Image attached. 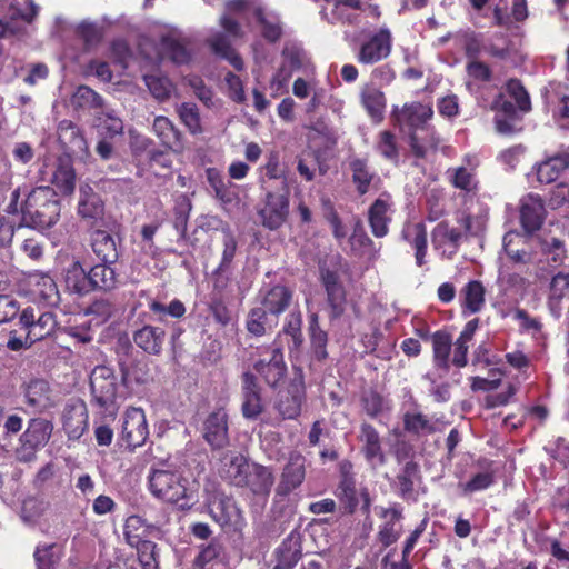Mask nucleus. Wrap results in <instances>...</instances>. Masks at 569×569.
<instances>
[{"instance_id":"obj_47","label":"nucleus","mask_w":569,"mask_h":569,"mask_svg":"<svg viewBox=\"0 0 569 569\" xmlns=\"http://www.w3.org/2000/svg\"><path fill=\"white\" fill-rule=\"evenodd\" d=\"M67 289L79 296L91 292V282L89 271H87L80 261H73L66 271Z\"/></svg>"},{"instance_id":"obj_61","label":"nucleus","mask_w":569,"mask_h":569,"mask_svg":"<svg viewBox=\"0 0 569 569\" xmlns=\"http://www.w3.org/2000/svg\"><path fill=\"white\" fill-rule=\"evenodd\" d=\"M144 82L150 93L159 101H164L170 98L173 89L172 82L168 77L148 74L144 76Z\"/></svg>"},{"instance_id":"obj_28","label":"nucleus","mask_w":569,"mask_h":569,"mask_svg":"<svg viewBox=\"0 0 569 569\" xmlns=\"http://www.w3.org/2000/svg\"><path fill=\"white\" fill-rule=\"evenodd\" d=\"M30 295L40 302L57 305L59 301L58 287L52 277L44 272H34L28 277Z\"/></svg>"},{"instance_id":"obj_54","label":"nucleus","mask_w":569,"mask_h":569,"mask_svg":"<svg viewBox=\"0 0 569 569\" xmlns=\"http://www.w3.org/2000/svg\"><path fill=\"white\" fill-rule=\"evenodd\" d=\"M568 167L569 161L566 157H551L537 167V179L541 183H552Z\"/></svg>"},{"instance_id":"obj_45","label":"nucleus","mask_w":569,"mask_h":569,"mask_svg":"<svg viewBox=\"0 0 569 569\" xmlns=\"http://www.w3.org/2000/svg\"><path fill=\"white\" fill-rule=\"evenodd\" d=\"M278 325V318L269 315V311L260 307L252 308L246 319L247 330L254 337H262Z\"/></svg>"},{"instance_id":"obj_26","label":"nucleus","mask_w":569,"mask_h":569,"mask_svg":"<svg viewBox=\"0 0 569 569\" xmlns=\"http://www.w3.org/2000/svg\"><path fill=\"white\" fill-rule=\"evenodd\" d=\"M78 214L92 227L103 220L104 203L101 197L88 184L80 187Z\"/></svg>"},{"instance_id":"obj_18","label":"nucleus","mask_w":569,"mask_h":569,"mask_svg":"<svg viewBox=\"0 0 569 569\" xmlns=\"http://www.w3.org/2000/svg\"><path fill=\"white\" fill-rule=\"evenodd\" d=\"M321 282L327 293V303L329 306V318L339 319L347 305V292L340 281L339 274L330 269H321Z\"/></svg>"},{"instance_id":"obj_62","label":"nucleus","mask_w":569,"mask_h":569,"mask_svg":"<svg viewBox=\"0 0 569 569\" xmlns=\"http://www.w3.org/2000/svg\"><path fill=\"white\" fill-rule=\"evenodd\" d=\"M465 56L468 60L479 59L485 53L486 39L483 34L475 31H467L461 36Z\"/></svg>"},{"instance_id":"obj_19","label":"nucleus","mask_w":569,"mask_h":569,"mask_svg":"<svg viewBox=\"0 0 569 569\" xmlns=\"http://www.w3.org/2000/svg\"><path fill=\"white\" fill-rule=\"evenodd\" d=\"M26 403L34 412H44L54 407L56 401L50 383L46 379L33 378L22 386Z\"/></svg>"},{"instance_id":"obj_4","label":"nucleus","mask_w":569,"mask_h":569,"mask_svg":"<svg viewBox=\"0 0 569 569\" xmlns=\"http://www.w3.org/2000/svg\"><path fill=\"white\" fill-rule=\"evenodd\" d=\"M258 358L252 362L253 373L259 376L271 389H277L288 373L284 361L282 343L274 340L272 343L257 349Z\"/></svg>"},{"instance_id":"obj_39","label":"nucleus","mask_w":569,"mask_h":569,"mask_svg":"<svg viewBox=\"0 0 569 569\" xmlns=\"http://www.w3.org/2000/svg\"><path fill=\"white\" fill-rule=\"evenodd\" d=\"M396 478L399 487L398 496L406 501H417L415 485L421 480L419 465L413 460L406 462Z\"/></svg>"},{"instance_id":"obj_23","label":"nucleus","mask_w":569,"mask_h":569,"mask_svg":"<svg viewBox=\"0 0 569 569\" xmlns=\"http://www.w3.org/2000/svg\"><path fill=\"white\" fill-rule=\"evenodd\" d=\"M546 218L543 200L538 194H529L520 206V223L526 233L540 230Z\"/></svg>"},{"instance_id":"obj_9","label":"nucleus","mask_w":569,"mask_h":569,"mask_svg":"<svg viewBox=\"0 0 569 569\" xmlns=\"http://www.w3.org/2000/svg\"><path fill=\"white\" fill-rule=\"evenodd\" d=\"M90 389L94 405L103 412L114 413L118 383L113 369L107 366H97L90 376Z\"/></svg>"},{"instance_id":"obj_7","label":"nucleus","mask_w":569,"mask_h":569,"mask_svg":"<svg viewBox=\"0 0 569 569\" xmlns=\"http://www.w3.org/2000/svg\"><path fill=\"white\" fill-rule=\"evenodd\" d=\"M392 46L393 36L390 28L381 26L363 34L356 54L357 61L366 66L376 64L389 58Z\"/></svg>"},{"instance_id":"obj_35","label":"nucleus","mask_w":569,"mask_h":569,"mask_svg":"<svg viewBox=\"0 0 569 569\" xmlns=\"http://www.w3.org/2000/svg\"><path fill=\"white\" fill-rule=\"evenodd\" d=\"M250 466L248 458L241 453L226 455L222 459L221 477L240 488Z\"/></svg>"},{"instance_id":"obj_63","label":"nucleus","mask_w":569,"mask_h":569,"mask_svg":"<svg viewBox=\"0 0 569 569\" xmlns=\"http://www.w3.org/2000/svg\"><path fill=\"white\" fill-rule=\"evenodd\" d=\"M449 182L456 188L466 192H472L477 189L475 174L466 167L461 166L455 169H449Z\"/></svg>"},{"instance_id":"obj_22","label":"nucleus","mask_w":569,"mask_h":569,"mask_svg":"<svg viewBox=\"0 0 569 569\" xmlns=\"http://www.w3.org/2000/svg\"><path fill=\"white\" fill-rule=\"evenodd\" d=\"M462 231L451 227L448 221L439 222L431 232V241L436 250H441L442 256L451 259L459 250Z\"/></svg>"},{"instance_id":"obj_52","label":"nucleus","mask_w":569,"mask_h":569,"mask_svg":"<svg viewBox=\"0 0 569 569\" xmlns=\"http://www.w3.org/2000/svg\"><path fill=\"white\" fill-rule=\"evenodd\" d=\"M309 336L312 357L318 361L326 360L328 358V333L320 328L317 313L309 317Z\"/></svg>"},{"instance_id":"obj_17","label":"nucleus","mask_w":569,"mask_h":569,"mask_svg":"<svg viewBox=\"0 0 569 569\" xmlns=\"http://www.w3.org/2000/svg\"><path fill=\"white\" fill-rule=\"evenodd\" d=\"M357 439L360 443V452L369 465L372 467L386 465L387 456L383 450L382 438L375 426L362 422Z\"/></svg>"},{"instance_id":"obj_60","label":"nucleus","mask_w":569,"mask_h":569,"mask_svg":"<svg viewBox=\"0 0 569 569\" xmlns=\"http://www.w3.org/2000/svg\"><path fill=\"white\" fill-rule=\"evenodd\" d=\"M505 88L521 112L527 113L531 110L530 96L519 79L511 78L507 80Z\"/></svg>"},{"instance_id":"obj_36","label":"nucleus","mask_w":569,"mask_h":569,"mask_svg":"<svg viewBox=\"0 0 569 569\" xmlns=\"http://www.w3.org/2000/svg\"><path fill=\"white\" fill-rule=\"evenodd\" d=\"M401 236L415 250L416 264L422 267L426 264L428 251V233L423 222H418L402 230Z\"/></svg>"},{"instance_id":"obj_31","label":"nucleus","mask_w":569,"mask_h":569,"mask_svg":"<svg viewBox=\"0 0 569 569\" xmlns=\"http://www.w3.org/2000/svg\"><path fill=\"white\" fill-rule=\"evenodd\" d=\"M198 548L199 551L192 560L193 569H213L224 562V546L218 538H213L208 543H202Z\"/></svg>"},{"instance_id":"obj_43","label":"nucleus","mask_w":569,"mask_h":569,"mask_svg":"<svg viewBox=\"0 0 569 569\" xmlns=\"http://www.w3.org/2000/svg\"><path fill=\"white\" fill-rule=\"evenodd\" d=\"M103 98L88 86H79L71 97V106L78 112H94L103 109Z\"/></svg>"},{"instance_id":"obj_40","label":"nucleus","mask_w":569,"mask_h":569,"mask_svg":"<svg viewBox=\"0 0 569 569\" xmlns=\"http://www.w3.org/2000/svg\"><path fill=\"white\" fill-rule=\"evenodd\" d=\"M431 342L435 367L445 372H448L450 369L452 336L446 330H437L431 335Z\"/></svg>"},{"instance_id":"obj_14","label":"nucleus","mask_w":569,"mask_h":569,"mask_svg":"<svg viewBox=\"0 0 569 569\" xmlns=\"http://www.w3.org/2000/svg\"><path fill=\"white\" fill-rule=\"evenodd\" d=\"M204 441L212 450H220L229 445V416L224 408L210 412L201 428Z\"/></svg>"},{"instance_id":"obj_34","label":"nucleus","mask_w":569,"mask_h":569,"mask_svg":"<svg viewBox=\"0 0 569 569\" xmlns=\"http://www.w3.org/2000/svg\"><path fill=\"white\" fill-rule=\"evenodd\" d=\"M348 166L351 171L352 182L359 196L368 193L371 183L375 180H380L377 173L370 168L367 158L353 157L349 160Z\"/></svg>"},{"instance_id":"obj_30","label":"nucleus","mask_w":569,"mask_h":569,"mask_svg":"<svg viewBox=\"0 0 569 569\" xmlns=\"http://www.w3.org/2000/svg\"><path fill=\"white\" fill-rule=\"evenodd\" d=\"M90 246L97 259L106 263H116L119 248L114 237L106 230L96 229L90 233Z\"/></svg>"},{"instance_id":"obj_41","label":"nucleus","mask_w":569,"mask_h":569,"mask_svg":"<svg viewBox=\"0 0 569 569\" xmlns=\"http://www.w3.org/2000/svg\"><path fill=\"white\" fill-rule=\"evenodd\" d=\"M485 53L492 59L507 61L516 56L517 49L507 33L495 32L486 39Z\"/></svg>"},{"instance_id":"obj_33","label":"nucleus","mask_w":569,"mask_h":569,"mask_svg":"<svg viewBox=\"0 0 569 569\" xmlns=\"http://www.w3.org/2000/svg\"><path fill=\"white\" fill-rule=\"evenodd\" d=\"M293 291L283 284H274L261 298V306L269 315L279 318L291 305Z\"/></svg>"},{"instance_id":"obj_8","label":"nucleus","mask_w":569,"mask_h":569,"mask_svg":"<svg viewBox=\"0 0 569 569\" xmlns=\"http://www.w3.org/2000/svg\"><path fill=\"white\" fill-rule=\"evenodd\" d=\"M207 508L212 520L222 529L238 530L246 522L243 511L236 499L221 490L209 495Z\"/></svg>"},{"instance_id":"obj_20","label":"nucleus","mask_w":569,"mask_h":569,"mask_svg":"<svg viewBox=\"0 0 569 569\" xmlns=\"http://www.w3.org/2000/svg\"><path fill=\"white\" fill-rule=\"evenodd\" d=\"M274 485L272 469L252 462L240 488L248 489L253 496L267 499Z\"/></svg>"},{"instance_id":"obj_58","label":"nucleus","mask_w":569,"mask_h":569,"mask_svg":"<svg viewBox=\"0 0 569 569\" xmlns=\"http://www.w3.org/2000/svg\"><path fill=\"white\" fill-rule=\"evenodd\" d=\"M146 533L147 523L141 516L131 515L126 519L123 525V536L129 546L143 541V536H146Z\"/></svg>"},{"instance_id":"obj_37","label":"nucleus","mask_w":569,"mask_h":569,"mask_svg":"<svg viewBox=\"0 0 569 569\" xmlns=\"http://www.w3.org/2000/svg\"><path fill=\"white\" fill-rule=\"evenodd\" d=\"M479 322L478 318L469 320L456 341H452L453 356L450 365L452 363L457 368H463L468 365L469 345L473 340Z\"/></svg>"},{"instance_id":"obj_11","label":"nucleus","mask_w":569,"mask_h":569,"mask_svg":"<svg viewBox=\"0 0 569 569\" xmlns=\"http://www.w3.org/2000/svg\"><path fill=\"white\" fill-rule=\"evenodd\" d=\"M306 397L303 371L300 367H293V377L286 390L279 393L274 409L283 420L296 419L301 413Z\"/></svg>"},{"instance_id":"obj_64","label":"nucleus","mask_w":569,"mask_h":569,"mask_svg":"<svg viewBox=\"0 0 569 569\" xmlns=\"http://www.w3.org/2000/svg\"><path fill=\"white\" fill-rule=\"evenodd\" d=\"M56 543L39 545L33 552L37 569H56L60 556L54 552Z\"/></svg>"},{"instance_id":"obj_55","label":"nucleus","mask_w":569,"mask_h":569,"mask_svg":"<svg viewBox=\"0 0 569 569\" xmlns=\"http://www.w3.org/2000/svg\"><path fill=\"white\" fill-rule=\"evenodd\" d=\"M120 371L124 385H143L150 379V369L144 360H136L130 363H120Z\"/></svg>"},{"instance_id":"obj_5","label":"nucleus","mask_w":569,"mask_h":569,"mask_svg":"<svg viewBox=\"0 0 569 569\" xmlns=\"http://www.w3.org/2000/svg\"><path fill=\"white\" fill-rule=\"evenodd\" d=\"M351 463L341 466L339 482L333 491L338 499L343 515H353L359 506V498L362 501L361 510L365 515L370 512L371 498L368 488L357 489V480L351 472Z\"/></svg>"},{"instance_id":"obj_42","label":"nucleus","mask_w":569,"mask_h":569,"mask_svg":"<svg viewBox=\"0 0 569 569\" xmlns=\"http://www.w3.org/2000/svg\"><path fill=\"white\" fill-rule=\"evenodd\" d=\"M361 106L375 123H380L385 118L386 97L385 93L375 87H365L360 93Z\"/></svg>"},{"instance_id":"obj_59","label":"nucleus","mask_w":569,"mask_h":569,"mask_svg":"<svg viewBox=\"0 0 569 569\" xmlns=\"http://www.w3.org/2000/svg\"><path fill=\"white\" fill-rule=\"evenodd\" d=\"M132 547L137 549L142 569H159V550L156 542L143 540Z\"/></svg>"},{"instance_id":"obj_13","label":"nucleus","mask_w":569,"mask_h":569,"mask_svg":"<svg viewBox=\"0 0 569 569\" xmlns=\"http://www.w3.org/2000/svg\"><path fill=\"white\" fill-rule=\"evenodd\" d=\"M20 329L28 332L31 341L37 342L51 336L57 327L53 312L46 311L37 315L33 307L24 308L19 317Z\"/></svg>"},{"instance_id":"obj_15","label":"nucleus","mask_w":569,"mask_h":569,"mask_svg":"<svg viewBox=\"0 0 569 569\" xmlns=\"http://www.w3.org/2000/svg\"><path fill=\"white\" fill-rule=\"evenodd\" d=\"M259 216L262 226L269 230L282 227L289 216V191L268 192Z\"/></svg>"},{"instance_id":"obj_44","label":"nucleus","mask_w":569,"mask_h":569,"mask_svg":"<svg viewBox=\"0 0 569 569\" xmlns=\"http://www.w3.org/2000/svg\"><path fill=\"white\" fill-rule=\"evenodd\" d=\"M62 426L70 438H80L88 427V415L84 405L66 407Z\"/></svg>"},{"instance_id":"obj_12","label":"nucleus","mask_w":569,"mask_h":569,"mask_svg":"<svg viewBox=\"0 0 569 569\" xmlns=\"http://www.w3.org/2000/svg\"><path fill=\"white\" fill-rule=\"evenodd\" d=\"M149 437L146 412L139 407H128L123 412L120 439L129 451L143 446Z\"/></svg>"},{"instance_id":"obj_3","label":"nucleus","mask_w":569,"mask_h":569,"mask_svg":"<svg viewBox=\"0 0 569 569\" xmlns=\"http://www.w3.org/2000/svg\"><path fill=\"white\" fill-rule=\"evenodd\" d=\"M306 479V458L299 452L290 453L288 461L283 466L278 485L274 489V497L272 503V512H284L287 509L290 516L293 510L289 502L286 500L288 496L301 487Z\"/></svg>"},{"instance_id":"obj_10","label":"nucleus","mask_w":569,"mask_h":569,"mask_svg":"<svg viewBox=\"0 0 569 569\" xmlns=\"http://www.w3.org/2000/svg\"><path fill=\"white\" fill-rule=\"evenodd\" d=\"M53 430L51 421L43 418H33L28 422V428L21 435L19 447L16 449V458L20 462H31L37 458V452L49 441Z\"/></svg>"},{"instance_id":"obj_32","label":"nucleus","mask_w":569,"mask_h":569,"mask_svg":"<svg viewBox=\"0 0 569 569\" xmlns=\"http://www.w3.org/2000/svg\"><path fill=\"white\" fill-rule=\"evenodd\" d=\"M50 182L63 196H70L76 188V172L69 158L59 157L53 164Z\"/></svg>"},{"instance_id":"obj_21","label":"nucleus","mask_w":569,"mask_h":569,"mask_svg":"<svg viewBox=\"0 0 569 569\" xmlns=\"http://www.w3.org/2000/svg\"><path fill=\"white\" fill-rule=\"evenodd\" d=\"M378 516L387 520L379 526L377 540L383 548H388L396 543L401 536V526L397 527V523L403 518L402 507L399 503H393L389 508H381Z\"/></svg>"},{"instance_id":"obj_6","label":"nucleus","mask_w":569,"mask_h":569,"mask_svg":"<svg viewBox=\"0 0 569 569\" xmlns=\"http://www.w3.org/2000/svg\"><path fill=\"white\" fill-rule=\"evenodd\" d=\"M220 27L223 29L224 33L217 32L208 40L210 49L216 56L229 61L237 71L243 70V60L232 48L229 39V37L240 39L244 36L241 24L229 13H224L220 17Z\"/></svg>"},{"instance_id":"obj_24","label":"nucleus","mask_w":569,"mask_h":569,"mask_svg":"<svg viewBox=\"0 0 569 569\" xmlns=\"http://www.w3.org/2000/svg\"><path fill=\"white\" fill-rule=\"evenodd\" d=\"M433 110L429 104L419 101L405 103L400 111H393V117L399 123H405L410 132L425 129L427 122L432 118Z\"/></svg>"},{"instance_id":"obj_50","label":"nucleus","mask_w":569,"mask_h":569,"mask_svg":"<svg viewBox=\"0 0 569 569\" xmlns=\"http://www.w3.org/2000/svg\"><path fill=\"white\" fill-rule=\"evenodd\" d=\"M152 129L163 147L176 149L182 146L181 132L173 126L169 118L163 116L156 117Z\"/></svg>"},{"instance_id":"obj_27","label":"nucleus","mask_w":569,"mask_h":569,"mask_svg":"<svg viewBox=\"0 0 569 569\" xmlns=\"http://www.w3.org/2000/svg\"><path fill=\"white\" fill-rule=\"evenodd\" d=\"M167 333L161 327L144 325L133 331L132 340L143 352L159 356L163 350Z\"/></svg>"},{"instance_id":"obj_49","label":"nucleus","mask_w":569,"mask_h":569,"mask_svg":"<svg viewBox=\"0 0 569 569\" xmlns=\"http://www.w3.org/2000/svg\"><path fill=\"white\" fill-rule=\"evenodd\" d=\"M113 263L101 262L91 267L89 270L91 291H110L117 286V273L111 267Z\"/></svg>"},{"instance_id":"obj_48","label":"nucleus","mask_w":569,"mask_h":569,"mask_svg":"<svg viewBox=\"0 0 569 569\" xmlns=\"http://www.w3.org/2000/svg\"><path fill=\"white\" fill-rule=\"evenodd\" d=\"M460 295L462 298L461 307L463 309V313L466 310L469 313H477L483 308L486 301V289L481 281L470 280L461 289Z\"/></svg>"},{"instance_id":"obj_29","label":"nucleus","mask_w":569,"mask_h":569,"mask_svg":"<svg viewBox=\"0 0 569 569\" xmlns=\"http://www.w3.org/2000/svg\"><path fill=\"white\" fill-rule=\"evenodd\" d=\"M418 131H411L408 136L410 151L416 159H426L429 152L436 153L441 143V138L433 127H425Z\"/></svg>"},{"instance_id":"obj_38","label":"nucleus","mask_w":569,"mask_h":569,"mask_svg":"<svg viewBox=\"0 0 569 569\" xmlns=\"http://www.w3.org/2000/svg\"><path fill=\"white\" fill-rule=\"evenodd\" d=\"M390 203L381 198L376 199L368 210V222L372 234L376 238H383L389 232Z\"/></svg>"},{"instance_id":"obj_16","label":"nucleus","mask_w":569,"mask_h":569,"mask_svg":"<svg viewBox=\"0 0 569 569\" xmlns=\"http://www.w3.org/2000/svg\"><path fill=\"white\" fill-rule=\"evenodd\" d=\"M241 412L247 419H257L264 409L262 400V388L258 377L251 371L241 375Z\"/></svg>"},{"instance_id":"obj_46","label":"nucleus","mask_w":569,"mask_h":569,"mask_svg":"<svg viewBox=\"0 0 569 569\" xmlns=\"http://www.w3.org/2000/svg\"><path fill=\"white\" fill-rule=\"evenodd\" d=\"M331 2L333 8L331 10V23H342L348 26H356L359 22V14L351 10H360L362 7L361 0H325Z\"/></svg>"},{"instance_id":"obj_51","label":"nucleus","mask_w":569,"mask_h":569,"mask_svg":"<svg viewBox=\"0 0 569 569\" xmlns=\"http://www.w3.org/2000/svg\"><path fill=\"white\" fill-rule=\"evenodd\" d=\"M274 557L278 562L293 569L302 557V547L299 538L295 537V533L291 532L274 550Z\"/></svg>"},{"instance_id":"obj_1","label":"nucleus","mask_w":569,"mask_h":569,"mask_svg":"<svg viewBox=\"0 0 569 569\" xmlns=\"http://www.w3.org/2000/svg\"><path fill=\"white\" fill-rule=\"evenodd\" d=\"M21 189L12 191L7 213H21V226L32 229L47 230L53 227L60 217V201L51 187L31 189L20 203Z\"/></svg>"},{"instance_id":"obj_53","label":"nucleus","mask_w":569,"mask_h":569,"mask_svg":"<svg viewBox=\"0 0 569 569\" xmlns=\"http://www.w3.org/2000/svg\"><path fill=\"white\" fill-rule=\"evenodd\" d=\"M403 430L410 436L431 435L436 428L429 417L420 411H406L402 416Z\"/></svg>"},{"instance_id":"obj_25","label":"nucleus","mask_w":569,"mask_h":569,"mask_svg":"<svg viewBox=\"0 0 569 569\" xmlns=\"http://www.w3.org/2000/svg\"><path fill=\"white\" fill-rule=\"evenodd\" d=\"M58 140L69 156H82L88 152V143L82 130L70 120L58 126Z\"/></svg>"},{"instance_id":"obj_57","label":"nucleus","mask_w":569,"mask_h":569,"mask_svg":"<svg viewBox=\"0 0 569 569\" xmlns=\"http://www.w3.org/2000/svg\"><path fill=\"white\" fill-rule=\"evenodd\" d=\"M360 402L365 412L373 419L380 416L385 410L389 409L385 397L373 388L361 395Z\"/></svg>"},{"instance_id":"obj_56","label":"nucleus","mask_w":569,"mask_h":569,"mask_svg":"<svg viewBox=\"0 0 569 569\" xmlns=\"http://www.w3.org/2000/svg\"><path fill=\"white\" fill-rule=\"evenodd\" d=\"M377 152L393 164L399 162V144L396 134L390 130L379 132L376 142Z\"/></svg>"},{"instance_id":"obj_2","label":"nucleus","mask_w":569,"mask_h":569,"mask_svg":"<svg viewBox=\"0 0 569 569\" xmlns=\"http://www.w3.org/2000/svg\"><path fill=\"white\" fill-rule=\"evenodd\" d=\"M187 485L188 480L178 471L152 469L148 476L149 490L154 498L181 508L190 501Z\"/></svg>"}]
</instances>
